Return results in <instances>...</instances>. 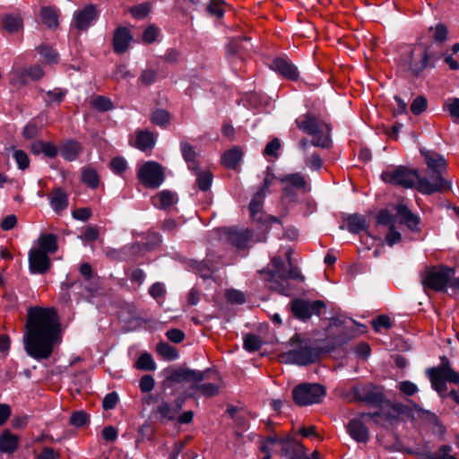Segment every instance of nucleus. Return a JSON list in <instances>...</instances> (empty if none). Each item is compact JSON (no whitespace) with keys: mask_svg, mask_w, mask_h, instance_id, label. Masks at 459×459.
<instances>
[{"mask_svg":"<svg viewBox=\"0 0 459 459\" xmlns=\"http://www.w3.org/2000/svg\"><path fill=\"white\" fill-rule=\"evenodd\" d=\"M23 335L28 356L42 360L48 359L55 346L61 342V325L53 307H33L28 310Z\"/></svg>","mask_w":459,"mask_h":459,"instance_id":"obj_1","label":"nucleus"},{"mask_svg":"<svg viewBox=\"0 0 459 459\" xmlns=\"http://www.w3.org/2000/svg\"><path fill=\"white\" fill-rule=\"evenodd\" d=\"M346 333H340L327 339L323 345L312 346L307 343L298 348L282 352L279 355L281 363L307 367L317 362L322 354L335 352L350 341Z\"/></svg>","mask_w":459,"mask_h":459,"instance_id":"obj_2","label":"nucleus"},{"mask_svg":"<svg viewBox=\"0 0 459 459\" xmlns=\"http://www.w3.org/2000/svg\"><path fill=\"white\" fill-rule=\"evenodd\" d=\"M420 155L431 170L429 179L422 177L419 182L418 192L422 195H431L436 193H445L451 190L452 182L442 176V169H446L447 162L445 157L433 151L425 148L420 149Z\"/></svg>","mask_w":459,"mask_h":459,"instance_id":"obj_3","label":"nucleus"},{"mask_svg":"<svg viewBox=\"0 0 459 459\" xmlns=\"http://www.w3.org/2000/svg\"><path fill=\"white\" fill-rule=\"evenodd\" d=\"M287 255V263L281 256H274L271 260L273 269L264 268L258 272L259 274L263 276L264 280L270 283V290L284 296L290 295L288 280L304 281L305 279V277L292 266L290 253L289 252Z\"/></svg>","mask_w":459,"mask_h":459,"instance_id":"obj_4","label":"nucleus"},{"mask_svg":"<svg viewBox=\"0 0 459 459\" xmlns=\"http://www.w3.org/2000/svg\"><path fill=\"white\" fill-rule=\"evenodd\" d=\"M297 127L303 133L313 136L311 144L323 149H331L332 126L326 122H318L315 114L307 112L295 120Z\"/></svg>","mask_w":459,"mask_h":459,"instance_id":"obj_5","label":"nucleus"},{"mask_svg":"<svg viewBox=\"0 0 459 459\" xmlns=\"http://www.w3.org/2000/svg\"><path fill=\"white\" fill-rule=\"evenodd\" d=\"M272 179L265 177L262 186L252 197L249 205V215L253 222H256L262 232L267 233L273 223L281 224L279 217L267 214L263 211V204L266 195V190L271 186Z\"/></svg>","mask_w":459,"mask_h":459,"instance_id":"obj_6","label":"nucleus"},{"mask_svg":"<svg viewBox=\"0 0 459 459\" xmlns=\"http://www.w3.org/2000/svg\"><path fill=\"white\" fill-rule=\"evenodd\" d=\"M380 178L385 183L399 186L405 189L415 188L418 191L419 182L422 176L420 175L417 169L400 165L393 170L383 171Z\"/></svg>","mask_w":459,"mask_h":459,"instance_id":"obj_7","label":"nucleus"},{"mask_svg":"<svg viewBox=\"0 0 459 459\" xmlns=\"http://www.w3.org/2000/svg\"><path fill=\"white\" fill-rule=\"evenodd\" d=\"M243 30L238 27H231V70L238 74L243 71V66L252 48L250 38L243 34Z\"/></svg>","mask_w":459,"mask_h":459,"instance_id":"obj_8","label":"nucleus"},{"mask_svg":"<svg viewBox=\"0 0 459 459\" xmlns=\"http://www.w3.org/2000/svg\"><path fill=\"white\" fill-rule=\"evenodd\" d=\"M455 273V269L448 265L431 266L426 271L421 282L425 289L445 292L447 286H451V281Z\"/></svg>","mask_w":459,"mask_h":459,"instance_id":"obj_9","label":"nucleus"},{"mask_svg":"<svg viewBox=\"0 0 459 459\" xmlns=\"http://www.w3.org/2000/svg\"><path fill=\"white\" fill-rule=\"evenodd\" d=\"M326 395V388L317 383H300L292 389L293 403L299 407L320 403Z\"/></svg>","mask_w":459,"mask_h":459,"instance_id":"obj_10","label":"nucleus"},{"mask_svg":"<svg viewBox=\"0 0 459 459\" xmlns=\"http://www.w3.org/2000/svg\"><path fill=\"white\" fill-rule=\"evenodd\" d=\"M325 307V303L323 300L310 301L302 298L292 299L288 304L292 316L302 323H307L312 316H320L322 310Z\"/></svg>","mask_w":459,"mask_h":459,"instance_id":"obj_11","label":"nucleus"},{"mask_svg":"<svg viewBox=\"0 0 459 459\" xmlns=\"http://www.w3.org/2000/svg\"><path fill=\"white\" fill-rule=\"evenodd\" d=\"M423 54L419 46L414 48H408L403 51L399 56L398 64L400 68L408 73L414 79L420 78L428 68L423 63Z\"/></svg>","mask_w":459,"mask_h":459,"instance_id":"obj_12","label":"nucleus"},{"mask_svg":"<svg viewBox=\"0 0 459 459\" xmlns=\"http://www.w3.org/2000/svg\"><path fill=\"white\" fill-rule=\"evenodd\" d=\"M351 394L354 401L363 402L374 408H382L387 401L383 392L372 383L354 385L351 388Z\"/></svg>","mask_w":459,"mask_h":459,"instance_id":"obj_13","label":"nucleus"},{"mask_svg":"<svg viewBox=\"0 0 459 459\" xmlns=\"http://www.w3.org/2000/svg\"><path fill=\"white\" fill-rule=\"evenodd\" d=\"M166 381L170 384H183L192 383L194 387L195 384L200 383L204 379L210 378L212 371L210 369L204 371H195L189 368H167L165 370Z\"/></svg>","mask_w":459,"mask_h":459,"instance_id":"obj_14","label":"nucleus"},{"mask_svg":"<svg viewBox=\"0 0 459 459\" xmlns=\"http://www.w3.org/2000/svg\"><path fill=\"white\" fill-rule=\"evenodd\" d=\"M137 178L145 187L158 188L165 179L164 169L156 161H146L138 169Z\"/></svg>","mask_w":459,"mask_h":459,"instance_id":"obj_15","label":"nucleus"},{"mask_svg":"<svg viewBox=\"0 0 459 459\" xmlns=\"http://www.w3.org/2000/svg\"><path fill=\"white\" fill-rule=\"evenodd\" d=\"M269 68L286 80L291 82H298L299 80L300 75L298 67L287 56L274 57L271 61Z\"/></svg>","mask_w":459,"mask_h":459,"instance_id":"obj_16","label":"nucleus"},{"mask_svg":"<svg viewBox=\"0 0 459 459\" xmlns=\"http://www.w3.org/2000/svg\"><path fill=\"white\" fill-rule=\"evenodd\" d=\"M79 272L81 275L83 277V281H75L71 283H64L63 287H65L66 290H69L70 288L82 287V284H84V290L86 292L85 296H93L97 292L99 288L91 265L89 263H83L81 264Z\"/></svg>","mask_w":459,"mask_h":459,"instance_id":"obj_17","label":"nucleus"},{"mask_svg":"<svg viewBox=\"0 0 459 459\" xmlns=\"http://www.w3.org/2000/svg\"><path fill=\"white\" fill-rule=\"evenodd\" d=\"M254 230L248 228L237 229L231 227V247H235L238 253L244 252L241 255L246 257L253 247Z\"/></svg>","mask_w":459,"mask_h":459,"instance_id":"obj_18","label":"nucleus"},{"mask_svg":"<svg viewBox=\"0 0 459 459\" xmlns=\"http://www.w3.org/2000/svg\"><path fill=\"white\" fill-rule=\"evenodd\" d=\"M51 260L42 250L32 248L29 252V269L33 274H45L51 269Z\"/></svg>","mask_w":459,"mask_h":459,"instance_id":"obj_19","label":"nucleus"},{"mask_svg":"<svg viewBox=\"0 0 459 459\" xmlns=\"http://www.w3.org/2000/svg\"><path fill=\"white\" fill-rule=\"evenodd\" d=\"M342 221L345 224L339 226L340 230H347L350 233L358 235L362 231H368L369 223L365 215L360 213H345L342 216Z\"/></svg>","mask_w":459,"mask_h":459,"instance_id":"obj_20","label":"nucleus"},{"mask_svg":"<svg viewBox=\"0 0 459 459\" xmlns=\"http://www.w3.org/2000/svg\"><path fill=\"white\" fill-rule=\"evenodd\" d=\"M416 46H419L422 51V64L426 63L428 68L430 69L436 68L437 63L446 54V50L437 44L419 43Z\"/></svg>","mask_w":459,"mask_h":459,"instance_id":"obj_21","label":"nucleus"},{"mask_svg":"<svg viewBox=\"0 0 459 459\" xmlns=\"http://www.w3.org/2000/svg\"><path fill=\"white\" fill-rule=\"evenodd\" d=\"M99 12L94 4H88L74 15V26L79 30H87L97 20Z\"/></svg>","mask_w":459,"mask_h":459,"instance_id":"obj_22","label":"nucleus"},{"mask_svg":"<svg viewBox=\"0 0 459 459\" xmlns=\"http://www.w3.org/2000/svg\"><path fill=\"white\" fill-rule=\"evenodd\" d=\"M394 209L401 224L405 225L411 231H420V218L413 213L406 204H398Z\"/></svg>","mask_w":459,"mask_h":459,"instance_id":"obj_23","label":"nucleus"},{"mask_svg":"<svg viewBox=\"0 0 459 459\" xmlns=\"http://www.w3.org/2000/svg\"><path fill=\"white\" fill-rule=\"evenodd\" d=\"M306 447L297 439L286 436V439L281 447L280 455L282 459H299Z\"/></svg>","mask_w":459,"mask_h":459,"instance_id":"obj_24","label":"nucleus"},{"mask_svg":"<svg viewBox=\"0 0 459 459\" xmlns=\"http://www.w3.org/2000/svg\"><path fill=\"white\" fill-rule=\"evenodd\" d=\"M347 431L351 437L358 443H367L369 439L368 429L357 418L349 420Z\"/></svg>","mask_w":459,"mask_h":459,"instance_id":"obj_25","label":"nucleus"},{"mask_svg":"<svg viewBox=\"0 0 459 459\" xmlns=\"http://www.w3.org/2000/svg\"><path fill=\"white\" fill-rule=\"evenodd\" d=\"M132 35L126 27H118L113 37V49L117 54H123L129 48Z\"/></svg>","mask_w":459,"mask_h":459,"instance_id":"obj_26","label":"nucleus"},{"mask_svg":"<svg viewBox=\"0 0 459 459\" xmlns=\"http://www.w3.org/2000/svg\"><path fill=\"white\" fill-rule=\"evenodd\" d=\"M279 181L286 187H291L305 193L307 187V182L305 177L299 173L285 174L279 178Z\"/></svg>","mask_w":459,"mask_h":459,"instance_id":"obj_27","label":"nucleus"},{"mask_svg":"<svg viewBox=\"0 0 459 459\" xmlns=\"http://www.w3.org/2000/svg\"><path fill=\"white\" fill-rule=\"evenodd\" d=\"M177 194L170 190H162L156 194L152 199V204L162 210H168L172 205L178 203Z\"/></svg>","mask_w":459,"mask_h":459,"instance_id":"obj_28","label":"nucleus"},{"mask_svg":"<svg viewBox=\"0 0 459 459\" xmlns=\"http://www.w3.org/2000/svg\"><path fill=\"white\" fill-rule=\"evenodd\" d=\"M452 450L451 446L442 445L436 453L424 448L416 452V455L421 459H457L455 455H450Z\"/></svg>","mask_w":459,"mask_h":459,"instance_id":"obj_29","label":"nucleus"},{"mask_svg":"<svg viewBox=\"0 0 459 459\" xmlns=\"http://www.w3.org/2000/svg\"><path fill=\"white\" fill-rule=\"evenodd\" d=\"M18 437L13 434L9 429L4 430L0 436V452L4 454H13L18 447Z\"/></svg>","mask_w":459,"mask_h":459,"instance_id":"obj_30","label":"nucleus"},{"mask_svg":"<svg viewBox=\"0 0 459 459\" xmlns=\"http://www.w3.org/2000/svg\"><path fill=\"white\" fill-rule=\"evenodd\" d=\"M155 417L160 421L174 420L178 414L174 410L172 403L162 401L152 411Z\"/></svg>","mask_w":459,"mask_h":459,"instance_id":"obj_31","label":"nucleus"},{"mask_svg":"<svg viewBox=\"0 0 459 459\" xmlns=\"http://www.w3.org/2000/svg\"><path fill=\"white\" fill-rule=\"evenodd\" d=\"M57 237L55 234H44L39 238V247L36 250H42L47 255L54 254L57 251Z\"/></svg>","mask_w":459,"mask_h":459,"instance_id":"obj_32","label":"nucleus"},{"mask_svg":"<svg viewBox=\"0 0 459 459\" xmlns=\"http://www.w3.org/2000/svg\"><path fill=\"white\" fill-rule=\"evenodd\" d=\"M81 151L80 143L74 140H67L61 145V155L69 161L76 160Z\"/></svg>","mask_w":459,"mask_h":459,"instance_id":"obj_33","label":"nucleus"},{"mask_svg":"<svg viewBox=\"0 0 459 459\" xmlns=\"http://www.w3.org/2000/svg\"><path fill=\"white\" fill-rule=\"evenodd\" d=\"M50 203L55 212H60L67 207L68 196L64 190L56 188L51 194Z\"/></svg>","mask_w":459,"mask_h":459,"instance_id":"obj_34","label":"nucleus"},{"mask_svg":"<svg viewBox=\"0 0 459 459\" xmlns=\"http://www.w3.org/2000/svg\"><path fill=\"white\" fill-rule=\"evenodd\" d=\"M155 145V137L148 130L139 131L136 137V146L141 151L152 150Z\"/></svg>","mask_w":459,"mask_h":459,"instance_id":"obj_35","label":"nucleus"},{"mask_svg":"<svg viewBox=\"0 0 459 459\" xmlns=\"http://www.w3.org/2000/svg\"><path fill=\"white\" fill-rule=\"evenodd\" d=\"M181 152L187 163L188 169L196 172L198 169L197 154L193 146L186 143H181Z\"/></svg>","mask_w":459,"mask_h":459,"instance_id":"obj_36","label":"nucleus"},{"mask_svg":"<svg viewBox=\"0 0 459 459\" xmlns=\"http://www.w3.org/2000/svg\"><path fill=\"white\" fill-rule=\"evenodd\" d=\"M41 22L48 28L53 29L58 26V13L55 8L43 7L39 13Z\"/></svg>","mask_w":459,"mask_h":459,"instance_id":"obj_37","label":"nucleus"},{"mask_svg":"<svg viewBox=\"0 0 459 459\" xmlns=\"http://www.w3.org/2000/svg\"><path fill=\"white\" fill-rule=\"evenodd\" d=\"M429 32H433L432 39L433 41L430 44H437L438 46H443V44L447 39L448 29L446 25L443 22L437 23L435 27L430 26L429 28Z\"/></svg>","mask_w":459,"mask_h":459,"instance_id":"obj_38","label":"nucleus"},{"mask_svg":"<svg viewBox=\"0 0 459 459\" xmlns=\"http://www.w3.org/2000/svg\"><path fill=\"white\" fill-rule=\"evenodd\" d=\"M363 416H368L377 425H382L383 421L392 424L398 419V416L391 411H374L365 413Z\"/></svg>","mask_w":459,"mask_h":459,"instance_id":"obj_39","label":"nucleus"},{"mask_svg":"<svg viewBox=\"0 0 459 459\" xmlns=\"http://www.w3.org/2000/svg\"><path fill=\"white\" fill-rule=\"evenodd\" d=\"M427 375L431 382L432 388L443 398L447 392L446 381L438 374H434L427 371Z\"/></svg>","mask_w":459,"mask_h":459,"instance_id":"obj_40","label":"nucleus"},{"mask_svg":"<svg viewBox=\"0 0 459 459\" xmlns=\"http://www.w3.org/2000/svg\"><path fill=\"white\" fill-rule=\"evenodd\" d=\"M82 181L89 187L95 189L100 185V178L96 170L91 168H85L82 172Z\"/></svg>","mask_w":459,"mask_h":459,"instance_id":"obj_41","label":"nucleus"},{"mask_svg":"<svg viewBox=\"0 0 459 459\" xmlns=\"http://www.w3.org/2000/svg\"><path fill=\"white\" fill-rule=\"evenodd\" d=\"M17 75L19 76L21 84L25 85L27 83L26 79H25L26 76L30 77V79H32L34 81H37V80H39L44 75V72H43V69L41 68V66L33 65V66L30 67L29 69L20 73L19 74H17Z\"/></svg>","mask_w":459,"mask_h":459,"instance_id":"obj_42","label":"nucleus"},{"mask_svg":"<svg viewBox=\"0 0 459 459\" xmlns=\"http://www.w3.org/2000/svg\"><path fill=\"white\" fill-rule=\"evenodd\" d=\"M66 90L56 88L52 91H48L46 92V97H44V100L47 103V105H51L54 103L59 105L64 100V98L66 95Z\"/></svg>","mask_w":459,"mask_h":459,"instance_id":"obj_43","label":"nucleus"},{"mask_svg":"<svg viewBox=\"0 0 459 459\" xmlns=\"http://www.w3.org/2000/svg\"><path fill=\"white\" fill-rule=\"evenodd\" d=\"M157 352L165 359L173 360L178 357V352L176 348L167 342H160L157 345Z\"/></svg>","mask_w":459,"mask_h":459,"instance_id":"obj_44","label":"nucleus"},{"mask_svg":"<svg viewBox=\"0 0 459 459\" xmlns=\"http://www.w3.org/2000/svg\"><path fill=\"white\" fill-rule=\"evenodd\" d=\"M150 118L153 124L159 126H166L169 124L170 114L166 109L158 108L151 114Z\"/></svg>","mask_w":459,"mask_h":459,"instance_id":"obj_45","label":"nucleus"},{"mask_svg":"<svg viewBox=\"0 0 459 459\" xmlns=\"http://www.w3.org/2000/svg\"><path fill=\"white\" fill-rule=\"evenodd\" d=\"M263 342L261 338L255 333H248L244 338V349L248 352H255L261 349Z\"/></svg>","mask_w":459,"mask_h":459,"instance_id":"obj_46","label":"nucleus"},{"mask_svg":"<svg viewBox=\"0 0 459 459\" xmlns=\"http://www.w3.org/2000/svg\"><path fill=\"white\" fill-rule=\"evenodd\" d=\"M193 388H195V390L200 393L202 395L211 397L218 394L220 386L219 385L214 383H196L195 384Z\"/></svg>","mask_w":459,"mask_h":459,"instance_id":"obj_47","label":"nucleus"},{"mask_svg":"<svg viewBox=\"0 0 459 459\" xmlns=\"http://www.w3.org/2000/svg\"><path fill=\"white\" fill-rule=\"evenodd\" d=\"M135 366L138 369L147 371L154 370L156 368V364L152 355L148 352H144L140 355L136 360Z\"/></svg>","mask_w":459,"mask_h":459,"instance_id":"obj_48","label":"nucleus"},{"mask_svg":"<svg viewBox=\"0 0 459 459\" xmlns=\"http://www.w3.org/2000/svg\"><path fill=\"white\" fill-rule=\"evenodd\" d=\"M196 186L201 191H207L212 181V175L210 171H198L196 173Z\"/></svg>","mask_w":459,"mask_h":459,"instance_id":"obj_49","label":"nucleus"},{"mask_svg":"<svg viewBox=\"0 0 459 459\" xmlns=\"http://www.w3.org/2000/svg\"><path fill=\"white\" fill-rule=\"evenodd\" d=\"M377 222L389 229L395 226V216L388 209H381L377 215Z\"/></svg>","mask_w":459,"mask_h":459,"instance_id":"obj_50","label":"nucleus"},{"mask_svg":"<svg viewBox=\"0 0 459 459\" xmlns=\"http://www.w3.org/2000/svg\"><path fill=\"white\" fill-rule=\"evenodd\" d=\"M428 108V100L423 95L417 96L411 102L410 109L415 116L421 115Z\"/></svg>","mask_w":459,"mask_h":459,"instance_id":"obj_51","label":"nucleus"},{"mask_svg":"<svg viewBox=\"0 0 459 459\" xmlns=\"http://www.w3.org/2000/svg\"><path fill=\"white\" fill-rule=\"evenodd\" d=\"M92 107L100 112L113 109L114 106L110 99L104 96H97L91 100Z\"/></svg>","mask_w":459,"mask_h":459,"instance_id":"obj_52","label":"nucleus"},{"mask_svg":"<svg viewBox=\"0 0 459 459\" xmlns=\"http://www.w3.org/2000/svg\"><path fill=\"white\" fill-rule=\"evenodd\" d=\"M166 292V287L162 282H155L149 289V294L159 303L164 300Z\"/></svg>","mask_w":459,"mask_h":459,"instance_id":"obj_53","label":"nucleus"},{"mask_svg":"<svg viewBox=\"0 0 459 459\" xmlns=\"http://www.w3.org/2000/svg\"><path fill=\"white\" fill-rule=\"evenodd\" d=\"M3 25L9 32H15L21 28L22 20L14 15H4L3 17Z\"/></svg>","mask_w":459,"mask_h":459,"instance_id":"obj_54","label":"nucleus"},{"mask_svg":"<svg viewBox=\"0 0 459 459\" xmlns=\"http://www.w3.org/2000/svg\"><path fill=\"white\" fill-rule=\"evenodd\" d=\"M70 423L74 427L82 428L89 423V415L84 411H77L72 413Z\"/></svg>","mask_w":459,"mask_h":459,"instance_id":"obj_55","label":"nucleus"},{"mask_svg":"<svg viewBox=\"0 0 459 459\" xmlns=\"http://www.w3.org/2000/svg\"><path fill=\"white\" fill-rule=\"evenodd\" d=\"M280 148L281 141L277 137H274L272 141L266 143L265 148L263 151V155L264 157L278 158V152Z\"/></svg>","mask_w":459,"mask_h":459,"instance_id":"obj_56","label":"nucleus"},{"mask_svg":"<svg viewBox=\"0 0 459 459\" xmlns=\"http://www.w3.org/2000/svg\"><path fill=\"white\" fill-rule=\"evenodd\" d=\"M443 109L454 118L459 119V98H450L444 103Z\"/></svg>","mask_w":459,"mask_h":459,"instance_id":"obj_57","label":"nucleus"},{"mask_svg":"<svg viewBox=\"0 0 459 459\" xmlns=\"http://www.w3.org/2000/svg\"><path fill=\"white\" fill-rule=\"evenodd\" d=\"M372 326L376 332H379L380 328L390 329L392 322L388 316L380 315L372 320Z\"/></svg>","mask_w":459,"mask_h":459,"instance_id":"obj_58","label":"nucleus"},{"mask_svg":"<svg viewBox=\"0 0 459 459\" xmlns=\"http://www.w3.org/2000/svg\"><path fill=\"white\" fill-rule=\"evenodd\" d=\"M243 158V152L238 146L231 147V170L240 172L239 163Z\"/></svg>","mask_w":459,"mask_h":459,"instance_id":"obj_59","label":"nucleus"},{"mask_svg":"<svg viewBox=\"0 0 459 459\" xmlns=\"http://www.w3.org/2000/svg\"><path fill=\"white\" fill-rule=\"evenodd\" d=\"M224 3L222 0H211L206 9L210 14L221 18L224 14V10L222 9Z\"/></svg>","mask_w":459,"mask_h":459,"instance_id":"obj_60","label":"nucleus"},{"mask_svg":"<svg viewBox=\"0 0 459 459\" xmlns=\"http://www.w3.org/2000/svg\"><path fill=\"white\" fill-rule=\"evenodd\" d=\"M39 53L42 56L48 63H56L58 59L57 53L49 46L42 45L39 48Z\"/></svg>","mask_w":459,"mask_h":459,"instance_id":"obj_61","label":"nucleus"},{"mask_svg":"<svg viewBox=\"0 0 459 459\" xmlns=\"http://www.w3.org/2000/svg\"><path fill=\"white\" fill-rule=\"evenodd\" d=\"M13 158L20 169L25 170L30 166V159L27 153L22 150H17L13 153Z\"/></svg>","mask_w":459,"mask_h":459,"instance_id":"obj_62","label":"nucleus"},{"mask_svg":"<svg viewBox=\"0 0 459 459\" xmlns=\"http://www.w3.org/2000/svg\"><path fill=\"white\" fill-rule=\"evenodd\" d=\"M241 100L244 101L245 105L253 108L261 106L263 102L262 97L255 92L247 93L242 97Z\"/></svg>","mask_w":459,"mask_h":459,"instance_id":"obj_63","label":"nucleus"},{"mask_svg":"<svg viewBox=\"0 0 459 459\" xmlns=\"http://www.w3.org/2000/svg\"><path fill=\"white\" fill-rule=\"evenodd\" d=\"M150 5L146 3L141 4L130 8V13L136 19H143L147 16L150 12Z\"/></svg>","mask_w":459,"mask_h":459,"instance_id":"obj_64","label":"nucleus"}]
</instances>
